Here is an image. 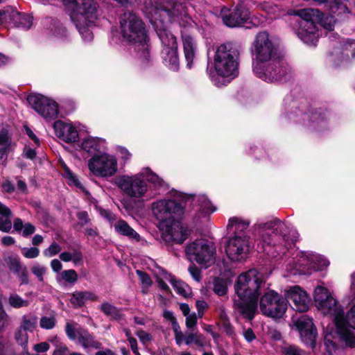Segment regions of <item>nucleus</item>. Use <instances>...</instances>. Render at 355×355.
<instances>
[{"mask_svg":"<svg viewBox=\"0 0 355 355\" xmlns=\"http://www.w3.org/2000/svg\"><path fill=\"white\" fill-rule=\"evenodd\" d=\"M262 283V275L254 268L241 273L235 282L236 297L234 300V306L250 320L257 311Z\"/></svg>","mask_w":355,"mask_h":355,"instance_id":"f257e3e1","label":"nucleus"},{"mask_svg":"<svg viewBox=\"0 0 355 355\" xmlns=\"http://www.w3.org/2000/svg\"><path fill=\"white\" fill-rule=\"evenodd\" d=\"M239 52L235 45L226 43L218 46L214 55L212 68L207 71L211 81L220 87L226 85L239 74Z\"/></svg>","mask_w":355,"mask_h":355,"instance_id":"f03ea898","label":"nucleus"},{"mask_svg":"<svg viewBox=\"0 0 355 355\" xmlns=\"http://www.w3.org/2000/svg\"><path fill=\"white\" fill-rule=\"evenodd\" d=\"M150 183L155 189L164 191L168 189L166 182L150 168H143L134 175H121L114 180V184L128 197L140 200L146 197Z\"/></svg>","mask_w":355,"mask_h":355,"instance_id":"7ed1b4c3","label":"nucleus"},{"mask_svg":"<svg viewBox=\"0 0 355 355\" xmlns=\"http://www.w3.org/2000/svg\"><path fill=\"white\" fill-rule=\"evenodd\" d=\"M315 306L323 315L331 317L335 322L336 333L340 342L351 348L355 347V334L343 328V309L331 292L323 285L317 286L313 294Z\"/></svg>","mask_w":355,"mask_h":355,"instance_id":"20e7f679","label":"nucleus"},{"mask_svg":"<svg viewBox=\"0 0 355 355\" xmlns=\"http://www.w3.org/2000/svg\"><path fill=\"white\" fill-rule=\"evenodd\" d=\"M119 24L124 41L133 45L139 58L147 62L150 58L148 36L141 19L134 12H126L121 16Z\"/></svg>","mask_w":355,"mask_h":355,"instance_id":"39448f33","label":"nucleus"},{"mask_svg":"<svg viewBox=\"0 0 355 355\" xmlns=\"http://www.w3.org/2000/svg\"><path fill=\"white\" fill-rule=\"evenodd\" d=\"M252 234L254 241L262 248L276 245L288 248L291 243L289 227L278 219L257 220L252 227Z\"/></svg>","mask_w":355,"mask_h":355,"instance_id":"423d86ee","label":"nucleus"},{"mask_svg":"<svg viewBox=\"0 0 355 355\" xmlns=\"http://www.w3.org/2000/svg\"><path fill=\"white\" fill-rule=\"evenodd\" d=\"M174 199L168 198L158 199L151 203L150 209L153 216L158 221L159 229L166 227L174 220H181L184 214L183 203L192 196L174 191L172 193Z\"/></svg>","mask_w":355,"mask_h":355,"instance_id":"0eeeda50","label":"nucleus"},{"mask_svg":"<svg viewBox=\"0 0 355 355\" xmlns=\"http://www.w3.org/2000/svg\"><path fill=\"white\" fill-rule=\"evenodd\" d=\"M75 8L70 14L84 42L92 41L94 35L89 28L98 17L96 3L94 0H75Z\"/></svg>","mask_w":355,"mask_h":355,"instance_id":"6e6552de","label":"nucleus"},{"mask_svg":"<svg viewBox=\"0 0 355 355\" xmlns=\"http://www.w3.org/2000/svg\"><path fill=\"white\" fill-rule=\"evenodd\" d=\"M252 53L254 57L252 67L253 72L264 77L263 63L277 58V49L268 33L261 31L257 34L252 44Z\"/></svg>","mask_w":355,"mask_h":355,"instance_id":"1a4fd4ad","label":"nucleus"},{"mask_svg":"<svg viewBox=\"0 0 355 355\" xmlns=\"http://www.w3.org/2000/svg\"><path fill=\"white\" fill-rule=\"evenodd\" d=\"M87 166L89 173L99 178H112L119 171L116 157L107 152L98 153L92 155L87 161Z\"/></svg>","mask_w":355,"mask_h":355,"instance_id":"9d476101","label":"nucleus"},{"mask_svg":"<svg viewBox=\"0 0 355 355\" xmlns=\"http://www.w3.org/2000/svg\"><path fill=\"white\" fill-rule=\"evenodd\" d=\"M186 253L191 261L197 262L202 268H207L215 262V248L205 239H196L188 244Z\"/></svg>","mask_w":355,"mask_h":355,"instance_id":"9b49d317","label":"nucleus"},{"mask_svg":"<svg viewBox=\"0 0 355 355\" xmlns=\"http://www.w3.org/2000/svg\"><path fill=\"white\" fill-rule=\"evenodd\" d=\"M262 313L272 318H281L287 309V302L274 291L266 293L260 300Z\"/></svg>","mask_w":355,"mask_h":355,"instance_id":"f8f14e48","label":"nucleus"},{"mask_svg":"<svg viewBox=\"0 0 355 355\" xmlns=\"http://www.w3.org/2000/svg\"><path fill=\"white\" fill-rule=\"evenodd\" d=\"M264 69L263 70V76H260L258 73L254 75L268 83L286 80L291 76V69L282 60L275 58L263 63Z\"/></svg>","mask_w":355,"mask_h":355,"instance_id":"ddd939ff","label":"nucleus"},{"mask_svg":"<svg viewBox=\"0 0 355 355\" xmlns=\"http://www.w3.org/2000/svg\"><path fill=\"white\" fill-rule=\"evenodd\" d=\"M250 248L249 236L236 234L229 239L225 252L231 261L239 262L247 259Z\"/></svg>","mask_w":355,"mask_h":355,"instance_id":"4468645a","label":"nucleus"},{"mask_svg":"<svg viewBox=\"0 0 355 355\" xmlns=\"http://www.w3.org/2000/svg\"><path fill=\"white\" fill-rule=\"evenodd\" d=\"M312 252H300L285 263L287 276L311 274L313 272ZM313 266H315L313 264Z\"/></svg>","mask_w":355,"mask_h":355,"instance_id":"2eb2a0df","label":"nucleus"},{"mask_svg":"<svg viewBox=\"0 0 355 355\" xmlns=\"http://www.w3.org/2000/svg\"><path fill=\"white\" fill-rule=\"evenodd\" d=\"M28 104L43 118L52 119L58 114V106L55 101L40 94L28 96Z\"/></svg>","mask_w":355,"mask_h":355,"instance_id":"dca6fc26","label":"nucleus"},{"mask_svg":"<svg viewBox=\"0 0 355 355\" xmlns=\"http://www.w3.org/2000/svg\"><path fill=\"white\" fill-rule=\"evenodd\" d=\"M180 220H174L171 224H166V227L159 228L162 232V237L166 242L182 244L190 236V229Z\"/></svg>","mask_w":355,"mask_h":355,"instance_id":"f3484780","label":"nucleus"},{"mask_svg":"<svg viewBox=\"0 0 355 355\" xmlns=\"http://www.w3.org/2000/svg\"><path fill=\"white\" fill-rule=\"evenodd\" d=\"M220 16L223 23L229 27L241 26L250 19V11L243 4H238L233 10L224 7Z\"/></svg>","mask_w":355,"mask_h":355,"instance_id":"a211bd4d","label":"nucleus"},{"mask_svg":"<svg viewBox=\"0 0 355 355\" xmlns=\"http://www.w3.org/2000/svg\"><path fill=\"white\" fill-rule=\"evenodd\" d=\"M284 295L286 300L292 302L293 308L296 311L306 312L309 310L310 296L300 286H293L285 289Z\"/></svg>","mask_w":355,"mask_h":355,"instance_id":"6ab92c4d","label":"nucleus"},{"mask_svg":"<svg viewBox=\"0 0 355 355\" xmlns=\"http://www.w3.org/2000/svg\"><path fill=\"white\" fill-rule=\"evenodd\" d=\"M293 325L299 331L302 342L313 347L318 334L312 319L307 315H302L297 319H293Z\"/></svg>","mask_w":355,"mask_h":355,"instance_id":"aec40b11","label":"nucleus"},{"mask_svg":"<svg viewBox=\"0 0 355 355\" xmlns=\"http://www.w3.org/2000/svg\"><path fill=\"white\" fill-rule=\"evenodd\" d=\"M53 129L56 137L64 142L73 143L78 139L77 128L70 122L56 121L53 123Z\"/></svg>","mask_w":355,"mask_h":355,"instance_id":"412c9836","label":"nucleus"},{"mask_svg":"<svg viewBox=\"0 0 355 355\" xmlns=\"http://www.w3.org/2000/svg\"><path fill=\"white\" fill-rule=\"evenodd\" d=\"M297 34L302 41L309 45H315L318 41V28L312 22L300 21Z\"/></svg>","mask_w":355,"mask_h":355,"instance_id":"4be33fe9","label":"nucleus"},{"mask_svg":"<svg viewBox=\"0 0 355 355\" xmlns=\"http://www.w3.org/2000/svg\"><path fill=\"white\" fill-rule=\"evenodd\" d=\"M182 40L184 58L187 61V67L191 69L197 51V44L193 37L188 33H182Z\"/></svg>","mask_w":355,"mask_h":355,"instance_id":"5701e85b","label":"nucleus"},{"mask_svg":"<svg viewBox=\"0 0 355 355\" xmlns=\"http://www.w3.org/2000/svg\"><path fill=\"white\" fill-rule=\"evenodd\" d=\"M80 148L83 150L94 155L106 148V141L101 137H87L82 141Z\"/></svg>","mask_w":355,"mask_h":355,"instance_id":"b1692460","label":"nucleus"},{"mask_svg":"<svg viewBox=\"0 0 355 355\" xmlns=\"http://www.w3.org/2000/svg\"><path fill=\"white\" fill-rule=\"evenodd\" d=\"M162 274L164 276V278L172 284L173 288L179 295L184 297H188L191 295V290L187 284L176 279L171 274L168 273L165 270H162Z\"/></svg>","mask_w":355,"mask_h":355,"instance_id":"393cba45","label":"nucleus"},{"mask_svg":"<svg viewBox=\"0 0 355 355\" xmlns=\"http://www.w3.org/2000/svg\"><path fill=\"white\" fill-rule=\"evenodd\" d=\"M114 228L115 232L121 234L122 236H127L130 239L134 240L135 241H140L139 234L133 230L126 221L123 220H119L116 221L114 225Z\"/></svg>","mask_w":355,"mask_h":355,"instance_id":"a878e982","label":"nucleus"},{"mask_svg":"<svg viewBox=\"0 0 355 355\" xmlns=\"http://www.w3.org/2000/svg\"><path fill=\"white\" fill-rule=\"evenodd\" d=\"M162 57L166 66L176 71L179 69L178 48L165 49L162 51Z\"/></svg>","mask_w":355,"mask_h":355,"instance_id":"bb28decb","label":"nucleus"},{"mask_svg":"<svg viewBox=\"0 0 355 355\" xmlns=\"http://www.w3.org/2000/svg\"><path fill=\"white\" fill-rule=\"evenodd\" d=\"M78 343L85 349H99L101 343L94 339V336L87 330L80 329L77 331Z\"/></svg>","mask_w":355,"mask_h":355,"instance_id":"cd10ccee","label":"nucleus"},{"mask_svg":"<svg viewBox=\"0 0 355 355\" xmlns=\"http://www.w3.org/2000/svg\"><path fill=\"white\" fill-rule=\"evenodd\" d=\"M291 15L298 16L301 18V21L312 22L315 24L321 19L322 13L318 9L305 8L294 10L290 13Z\"/></svg>","mask_w":355,"mask_h":355,"instance_id":"c85d7f7f","label":"nucleus"},{"mask_svg":"<svg viewBox=\"0 0 355 355\" xmlns=\"http://www.w3.org/2000/svg\"><path fill=\"white\" fill-rule=\"evenodd\" d=\"M250 224V221L241 217H232L229 219L227 230L234 232L235 235H245L242 232L247 230Z\"/></svg>","mask_w":355,"mask_h":355,"instance_id":"c756f323","label":"nucleus"},{"mask_svg":"<svg viewBox=\"0 0 355 355\" xmlns=\"http://www.w3.org/2000/svg\"><path fill=\"white\" fill-rule=\"evenodd\" d=\"M8 18L12 19L13 22L19 28L25 30L29 29L33 24L32 16L25 14L20 13L17 11L9 12Z\"/></svg>","mask_w":355,"mask_h":355,"instance_id":"7c9ffc66","label":"nucleus"},{"mask_svg":"<svg viewBox=\"0 0 355 355\" xmlns=\"http://www.w3.org/2000/svg\"><path fill=\"white\" fill-rule=\"evenodd\" d=\"M96 301L98 297L96 294L90 291H78L72 294L71 303L75 307H79L83 305L87 301Z\"/></svg>","mask_w":355,"mask_h":355,"instance_id":"2f4dec72","label":"nucleus"},{"mask_svg":"<svg viewBox=\"0 0 355 355\" xmlns=\"http://www.w3.org/2000/svg\"><path fill=\"white\" fill-rule=\"evenodd\" d=\"M162 11L168 17L171 21L182 20L187 14L185 7L180 3H175L171 8H164Z\"/></svg>","mask_w":355,"mask_h":355,"instance_id":"473e14b6","label":"nucleus"},{"mask_svg":"<svg viewBox=\"0 0 355 355\" xmlns=\"http://www.w3.org/2000/svg\"><path fill=\"white\" fill-rule=\"evenodd\" d=\"M349 300L350 303H352V306L347 311L346 315H345V313L343 312V324H342V327L355 334L350 329V328H352L355 330V295L353 296L352 298H349Z\"/></svg>","mask_w":355,"mask_h":355,"instance_id":"72a5a7b5","label":"nucleus"},{"mask_svg":"<svg viewBox=\"0 0 355 355\" xmlns=\"http://www.w3.org/2000/svg\"><path fill=\"white\" fill-rule=\"evenodd\" d=\"M38 318L33 313L24 314L21 318L20 324L19 327L24 330L33 332L37 326Z\"/></svg>","mask_w":355,"mask_h":355,"instance_id":"f704fd0d","label":"nucleus"},{"mask_svg":"<svg viewBox=\"0 0 355 355\" xmlns=\"http://www.w3.org/2000/svg\"><path fill=\"white\" fill-rule=\"evenodd\" d=\"M59 257L64 262L72 261L75 266L83 263V256L80 250H73L72 252H62Z\"/></svg>","mask_w":355,"mask_h":355,"instance_id":"c9c22d12","label":"nucleus"},{"mask_svg":"<svg viewBox=\"0 0 355 355\" xmlns=\"http://www.w3.org/2000/svg\"><path fill=\"white\" fill-rule=\"evenodd\" d=\"M61 165L63 169L62 175L67 180L68 184L85 191V188L79 181L77 175L69 169L65 163L62 162Z\"/></svg>","mask_w":355,"mask_h":355,"instance_id":"e433bc0d","label":"nucleus"},{"mask_svg":"<svg viewBox=\"0 0 355 355\" xmlns=\"http://www.w3.org/2000/svg\"><path fill=\"white\" fill-rule=\"evenodd\" d=\"M158 35L162 44V50L178 48L176 38L172 33L164 30L159 31Z\"/></svg>","mask_w":355,"mask_h":355,"instance_id":"4c0bfd02","label":"nucleus"},{"mask_svg":"<svg viewBox=\"0 0 355 355\" xmlns=\"http://www.w3.org/2000/svg\"><path fill=\"white\" fill-rule=\"evenodd\" d=\"M56 280L59 284L73 285L78 281V274L73 269L65 270L58 275Z\"/></svg>","mask_w":355,"mask_h":355,"instance_id":"58836bf2","label":"nucleus"},{"mask_svg":"<svg viewBox=\"0 0 355 355\" xmlns=\"http://www.w3.org/2000/svg\"><path fill=\"white\" fill-rule=\"evenodd\" d=\"M100 309L112 320H120L123 318L121 310L109 302L103 303L100 306Z\"/></svg>","mask_w":355,"mask_h":355,"instance_id":"ea45409f","label":"nucleus"},{"mask_svg":"<svg viewBox=\"0 0 355 355\" xmlns=\"http://www.w3.org/2000/svg\"><path fill=\"white\" fill-rule=\"evenodd\" d=\"M14 338L16 343L21 345L23 349L26 351L23 353V355H30L27 351L28 343V331L18 327L14 333Z\"/></svg>","mask_w":355,"mask_h":355,"instance_id":"a19ab883","label":"nucleus"},{"mask_svg":"<svg viewBox=\"0 0 355 355\" xmlns=\"http://www.w3.org/2000/svg\"><path fill=\"white\" fill-rule=\"evenodd\" d=\"M184 343L189 345L192 343L200 347H203L208 345V342L205 337L198 333H188L184 338Z\"/></svg>","mask_w":355,"mask_h":355,"instance_id":"79ce46f5","label":"nucleus"},{"mask_svg":"<svg viewBox=\"0 0 355 355\" xmlns=\"http://www.w3.org/2000/svg\"><path fill=\"white\" fill-rule=\"evenodd\" d=\"M325 349L329 355H338L343 349V345H338L331 335H326L324 340Z\"/></svg>","mask_w":355,"mask_h":355,"instance_id":"37998d69","label":"nucleus"},{"mask_svg":"<svg viewBox=\"0 0 355 355\" xmlns=\"http://www.w3.org/2000/svg\"><path fill=\"white\" fill-rule=\"evenodd\" d=\"M50 25L48 28L50 34L59 39H64L67 37V31L60 21L57 20H49Z\"/></svg>","mask_w":355,"mask_h":355,"instance_id":"c03bdc74","label":"nucleus"},{"mask_svg":"<svg viewBox=\"0 0 355 355\" xmlns=\"http://www.w3.org/2000/svg\"><path fill=\"white\" fill-rule=\"evenodd\" d=\"M13 227L16 231H22V235L27 237L35 232L33 225L27 223L24 224L20 218H16L13 223Z\"/></svg>","mask_w":355,"mask_h":355,"instance_id":"a18cd8bd","label":"nucleus"},{"mask_svg":"<svg viewBox=\"0 0 355 355\" xmlns=\"http://www.w3.org/2000/svg\"><path fill=\"white\" fill-rule=\"evenodd\" d=\"M9 306L14 309H21L27 307L29 305V301L23 299L17 293H11L8 298Z\"/></svg>","mask_w":355,"mask_h":355,"instance_id":"49530a36","label":"nucleus"},{"mask_svg":"<svg viewBox=\"0 0 355 355\" xmlns=\"http://www.w3.org/2000/svg\"><path fill=\"white\" fill-rule=\"evenodd\" d=\"M312 262L313 265L315 266H313V271L322 270L327 268L329 264V261L324 257L313 252L312 254Z\"/></svg>","mask_w":355,"mask_h":355,"instance_id":"de8ad7c7","label":"nucleus"},{"mask_svg":"<svg viewBox=\"0 0 355 355\" xmlns=\"http://www.w3.org/2000/svg\"><path fill=\"white\" fill-rule=\"evenodd\" d=\"M200 202V210L203 215L206 216L213 213L216 209L205 196H198L197 200Z\"/></svg>","mask_w":355,"mask_h":355,"instance_id":"09e8293b","label":"nucleus"},{"mask_svg":"<svg viewBox=\"0 0 355 355\" xmlns=\"http://www.w3.org/2000/svg\"><path fill=\"white\" fill-rule=\"evenodd\" d=\"M214 291L219 296H223L227 291V282L222 278H216L214 280Z\"/></svg>","mask_w":355,"mask_h":355,"instance_id":"8fccbe9b","label":"nucleus"},{"mask_svg":"<svg viewBox=\"0 0 355 355\" xmlns=\"http://www.w3.org/2000/svg\"><path fill=\"white\" fill-rule=\"evenodd\" d=\"M0 148L12 149L11 137L6 128L0 130Z\"/></svg>","mask_w":355,"mask_h":355,"instance_id":"3c124183","label":"nucleus"},{"mask_svg":"<svg viewBox=\"0 0 355 355\" xmlns=\"http://www.w3.org/2000/svg\"><path fill=\"white\" fill-rule=\"evenodd\" d=\"M11 211L8 209V213H0V230L8 232L12 228L10 220Z\"/></svg>","mask_w":355,"mask_h":355,"instance_id":"603ef678","label":"nucleus"},{"mask_svg":"<svg viewBox=\"0 0 355 355\" xmlns=\"http://www.w3.org/2000/svg\"><path fill=\"white\" fill-rule=\"evenodd\" d=\"M56 318L54 315L42 316L40 320V326L43 329H52L55 327Z\"/></svg>","mask_w":355,"mask_h":355,"instance_id":"864d4df0","label":"nucleus"},{"mask_svg":"<svg viewBox=\"0 0 355 355\" xmlns=\"http://www.w3.org/2000/svg\"><path fill=\"white\" fill-rule=\"evenodd\" d=\"M95 209L100 214V215L107 220L110 225H112L113 223L116 220V216L110 210L103 209L99 207L97 204L95 205Z\"/></svg>","mask_w":355,"mask_h":355,"instance_id":"5fc2aeb1","label":"nucleus"},{"mask_svg":"<svg viewBox=\"0 0 355 355\" xmlns=\"http://www.w3.org/2000/svg\"><path fill=\"white\" fill-rule=\"evenodd\" d=\"M31 272L40 282H43L46 268L40 263H35L31 268Z\"/></svg>","mask_w":355,"mask_h":355,"instance_id":"6e6d98bb","label":"nucleus"},{"mask_svg":"<svg viewBox=\"0 0 355 355\" xmlns=\"http://www.w3.org/2000/svg\"><path fill=\"white\" fill-rule=\"evenodd\" d=\"M62 250L61 246L55 242H53L47 248L43 251L46 257H52L59 254Z\"/></svg>","mask_w":355,"mask_h":355,"instance_id":"4d7b16f0","label":"nucleus"},{"mask_svg":"<svg viewBox=\"0 0 355 355\" xmlns=\"http://www.w3.org/2000/svg\"><path fill=\"white\" fill-rule=\"evenodd\" d=\"M137 274L139 276L141 284H142L143 291L146 292L144 289H148L151 286L152 280L150 276L143 271L137 270Z\"/></svg>","mask_w":355,"mask_h":355,"instance_id":"13d9d810","label":"nucleus"},{"mask_svg":"<svg viewBox=\"0 0 355 355\" xmlns=\"http://www.w3.org/2000/svg\"><path fill=\"white\" fill-rule=\"evenodd\" d=\"M21 254L28 259H34L39 256L40 250L36 247L24 248L21 249Z\"/></svg>","mask_w":355,"mask_h":355,"instance_id":"bf43d9fd","label":"nucleus"},{"mask_svg":"<svg viewBox=\"0 0 355 355\" xmlns=\"http://www.w3.org/2000/svg\"><path fill=\"white\" fill-rule=\"evenodd\" d=\"M80 328L76 329L75 324L67 322L65 327V332L67 336L71 340H75L78 338V330Z\"/></svg>","mask_w":355,"mask_h":355,"instance_id":"052dcab7","label":"nucleus"},{"mask_svg":"<svg viewBox=\"0 0 355 355\" xmlns=\"http://www.w3.org/2000/svg\"><path fill=\"white\" fill-rule=\"evenodd\" d=\"M320 21H321L322 25L325 29L329 31L333 30L335 24V19L334 16L329 15L325 17H322V15Z\"/></svg>","mask_w":355,"mask_h":355,"instance_id":"680f3d73","label":"nucleus"},{"mask_svg":"<svg viewBox=\"0 0 355 355\" xmlns=\"http://www.w3.org/2000/svg\"><path fill=\"white\" fill-rule=\"evenodd\" d=\"M284 355H309L304 350L293 345L285 347L284 349Z\"/></svg>","mask_w":355,"mask_h":355,"instance_id":"e2e57ef3","label":"nucleus"},{"mask_svg":"<svg viewBox=\"0 0 355 355\" xmlns=\"http://www.w3.org/2000/svg\"><path fill=\"white\" fill-rule=\"evenodd\" d=\"M174 335H175V339L177 345H180L183 341H184V338L186 336L184 335L182 331H181L180 327L178 324H175L174 325V327H173Z\"/></svg>","mask_w":355,"mask_h":355,"instance_id":"0e129e2a","label":"nucleus"},{"mask_svg":"<svg viewBox=\"0 0 355 355\" xmlns=\"http://www.w3.org/2000/svg\"><path fill=\"white\" fill-rule=\"evenodd\" d=\"M162 270H164L163 268H159L158 271L156 272V277H157V282L158 283V285L159 288L163 291H167L168 289V286L164 282L165 280L168 281L166 278H164V276L162 274Z\"/></svg>","mask_w":355,"mask_h":355,"instance_id":"69168bd1","label":"nucleus"},{"mask_svg":"<svg viewBox=\"0 0 355 355\" xmlns=\"http://www.w3.org/2000/svg\"><path fill=\"white\" fill-rule=\"evenodd\" d=\"M188 270L195 281H200L201 272L200 270L196 265H194L193 263L191 264L188 268Z\"/></svg>","mask_w":355,"mask_h":355,"instance_id":"338daca9","label":"nucleus"},{"mask_svg":"<svg viewBox=\"0 0 355 355\" xmlns=\"http://www.w3.org/2000/svg\"><path fill=\"white\" fill-rule=\"evenodd\" d=\"M186 317V326L187 328L191 329L194 327L197 324L198 314L196 313H190Z\"/></svg>","mask_w":355,"mask_h":355,"instance_id":"774afa93","label":"nucleus"}]
</instances>
